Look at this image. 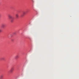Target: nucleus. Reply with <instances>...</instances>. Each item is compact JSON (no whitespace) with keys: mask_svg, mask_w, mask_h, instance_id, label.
<instances>
[{"mask_svg":"<svg viewBox=\"0 0 79 79\" xmlns=\"http://www.w3.org/2000/svg\"><path fill=\"white\" fill-rule=\"evenodd\" d=\"M8 16L10 19H12V16H11V15H9Z\"/></svg>","mask_w":79,"mask_h":79,"instance_id":"obj_1","label":"nucleus"},{"mask_svg":"<svg viewBox=\"0 0 79 79\" xmlns=\"http://www.w3.org/2000/svg\"><path fill=\"white\" fill-rule=\"evenodd\" d=\"M19 56H15V59H17V58H18Z\"/></svg>","mask_w":79,"mask_h":79,"instance_id":"obj_5","label":"nucleus"},{"mask_svg":"<svg viewBox=\"0 0 79 79\" xmlns=\"http://www.w3.org/2000/svg\"><path fill=\"white\" fill-rule=\"evenodd\" d=\"M5 27V25L4 24H3L2 25V28H4V27Z\"/></svg>","mask_w":79,"mask_h":79,"instance_id":"obj_4","label":"nucleus"},{"mask_svg":"<svg viewBox=\"0 0 79 79\" xmlns=\"http://www.w3.org/2000/svg\"><path fill=\"white\" fill-rule=\"evenodd\" d=\"M25 14H26V12H23V15H25Z\"/></svg>","mask_w":79,"mask_h":79,"instance_id":"obj_7","label":"nucleus"},{"mask_svg":"<svg viewBox=\"0 0 79 79\" xmlns=\"http://www.w3.org/2000/svg\"><path fill=\"white\" fill-rule=\"evenodd\" d=\"M11 22H13V20H11Z\"/></svg>","mask_w":79,"mask_h":79,"instance_id":"obj_9","label":"nucleus"},{"mask_svg":"<svg viewBox=\"0 0 79 79\" xmlns=\"http://www.w3.org/2000/svg\"><path fill=\"white\" fill-rule=\"evenodd\" d=\"M3 77V76L2 75H1L0 76V78L1 79H2V77Z\"/></svg>","mask_w":79,"mask_h":79,"instance_id":"obj_6","label":"nucleus"},{"mask_svg":"<svg viewBox=\"0 0 79 79\" xmlns=\"http://www.w3.org/2000/svg\"><path fill=\"white\" fill-rule=\"evenodd\" d=\"M16 18H19V15L18 14H16Z\"/></svg>","mask_w":79,"mask_h":79,"instance_id":"obj_3","label":"nucleus"},{"mask_svg":"<svg viewBox=\"0 0 79 79\" xmlns=\"http://www.w3.org/2000/svg\"><path fill=\"white\" fill-rule=\"evenodd\" d=\"M13 70H14V68H12L10 70V72L11 73H13Z\"/></svg>","mask_w":79,"mask_h":79,"instance_id":"obj_2","label":"nucleus"},{"mask_svg":"<svg viewBox=\"0 0 79 79\" xmlns=\"http://www.w3.org/2000/svg\"><path fill=\"white\" fill-rule=\"evenodd\" d=\"M2 29H0V32H2Z\"/></svg>","mask_w":79,"mask_h":79,"instance_id":"obj_8","label":"nucleus"}]
</instances>
